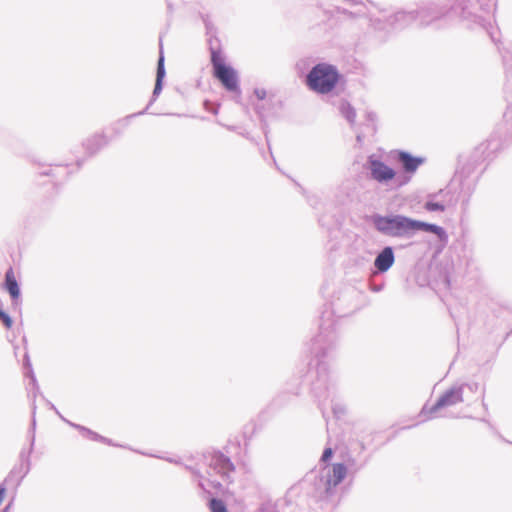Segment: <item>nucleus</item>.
Instances as JSON below:
<instances>
[{"instance_id": "nucleus-1", "label": "nucleus", "mask_w": 512, "mask_h": 512, "mask_svg": "<svg viewBox=\"0 0 512 512\" xmlns=\"http://www.w3.org/2000/svg\"><path fill=\"white\" fill-rule=\"evenodd\" d=\"M360 292L354 287H346L340 291L339 296L331 302V311L325 310L321 315L319 333L312 339L310 353L316 364L310 368L308 377L311 380V392L318 401V407L325 417L327 401L334 395V382L328 371L325 358L329 357L337 347L338 334L336 330L338 318L350 315L360 308L356 299Z\"/></svg>"}, {"instance_id": "nucleus-2", "label": "nucleus", "mask_w": 512, "mask_h": 512, "mask_svg": "<svg viewBox=\"0 0 512 512\" xmlns=\"http://www.w3.org/2000/svg\"><path fill=\"white\" fill-rule=\"evenodd\" d=\"M202 19L208 36L210 62L212 73L222 86L229 92L240 94L239 77L237 71L225 62L220 39L217 37V29L210 21L208 15H202Z\"/></svg>"}, {"instance_id": "nucleus-3", "label": "nucleus", "mask_w": 512, "mask_h": 512, "mask_svg": "<svg viewBox=\"0 0 512 512\" xmlns=\"http://www.w3.org/2000/svg\"><path fill=\"white\" fill-rule=\"evenodd\" d=\"M348 469L357 472L361 466L356 467L355 460L349 459L348 464L334 463L327 473L315 476L313 479L314 491L312 496L320 502H332L337 494L338 485L346 478Z\"/></svg>"}, {"instance_id": "nucleus-4", "label": "nucleus", "mask_w": 512, "mask_h": 512, "mask_svg": "<svg viewBox=\"0 0 512 512\" xmlns=\"http://www.w3.org/2000/svg\"><path fill=\"white\" fill-rule=\"evenodd\" d=\"M412 219L400 213H373L369 217V223L383 237L409 241L412 239Z\"/></svg>"}, {"instance_id": "nucleus-5", "label": "nucleus", "mask_w": 512, "mask_h": 512, "mask_svg": "<svg viewBox=\"0 0 512 512\" xmlns=\"http://www.w3.org/2000/svg\"><path fill=\"white\" fill-rule=\"evenodd\" d=\"M497 0H458L454 10L461 13L464 17H476L479 28L483 29L496 43L492 19L496 9Z\"/></svg>"}, {"instance_id": "nucleus-6", "label": "nucleus", "mask_w": 512, "mask_h": 512, "mask_svg": "<svg viewBox=\"0 0 512 512\" xmlns=\"http://www.w3.org/2000/svg\"><path fill=\"white\" fill-rule=\"evenodd\" d=\"M457 2L458 0H455L452 4L447 1L424 2L415 9L417 22H419L421 26H428L439 19L453 15L466 21L471 28L479 27L476 17L466 18L461 13L454 10V6Z\"/></svg>"}, {"instance_id": "nucleus-7", "label": "nucleus", "mask_w": 512, "mask_h": 512, "mask_svg": "<svg viewBox=\"0 0 512 512\" xmlns=\"http://www.w3.org/2000/svg\"><path fill=\"white\" fill-rule=\"evenodd\" d=\"M340 79L341 74L335 65L320 62L307 73L305 84L311 91L324 95L333 91Z\"/></svg>"}, {"instance_id": "nucleus-8", "label": "nucleus", "mask_w": 512, "mask_h": 512, "mask_svg": "<svg viewBox=\"0 0 512 512\" xmlns=\"http://www.w3.org/2000/svg\"><path fill=\"white\" fill-rule=\"evenodd\" d=\"M370 21L372 27L376 31H397L417 22V13L415 12V9L410 11L401 10L390 15L385 20L374 18Z\"/></svg>"}, {"instance_id": "nucleus-9", "label": "nucleus", "mask_w": 512, "mask_h": 512, "mask_svg": "<svg viewBox=\"0 0 512 512\" xmlns=\"http://www.w3.org/2000/svg\"><path fill=\"white\" fill-rule=\"evenodd\" d=\"M464 401L463 387L454 385L447 389L438 400L431 406L425 404L421 409L420 415L425 419H433L435 413L444 407L454 406Z\"/></svg>"}, {"instance_id": "nucleus-10", "label": "nucleus", "mask_w": 512, "mask_h": 512, "mask_svg": "<svg viewBox=\"0 0 512 512\" xmlns=\"http://www.w3.org/2000/svg\"><path fill=\"white\" fill-rule=\"evenodd\" d=\"M392 154L393 159L401 166L404 173L403 176L398 178L399 185L407 184L411 180L412 175H414L418 168L426 161L425 157L414 156L405 150H394Z\"/></svg>"}, {"instance_id": "nucleus-11", "label": "nucleus", "mask_w": 512, "mask_h": 512, "mask_svg": "<svg viewBox=\"0 0 512 512\" xmlns=\"http://www.w3.org/2000/svg\"><path fill=\"white\" fill-rule=\"evenodd\" d=\"M476 160H470L468 161L458 172V177L460 181V187L463 199V204H468L469 198L471 194L473 193L477 181L480 177L481 172L475 171L476 169Z\"/></svg>"}, {"instance_id": "nucleus-12", "label": "nucleus", "mask_w": 512, "mask_h": 512, "mask_svg": "<svg viewBox=\"0 0 512 512\" xmlns=\"http://www.w3.org/2000/svg\"><path fill=\"white\" fill-rule=\"evenodd\" d=\"M30 457L31 455H29V452H26V448H22L19 453L18 463L13 466L3 480V483L7 485V487H14L17 489L21 485L23 479L31 470Z\"/></svg>"}, {"instance_id": "nucleus-13", "label": "nucleus", "mask_w": 512, "mask_h": 512, "mask_svg": "<svg viewBox=\"0 0 512 512\" xmlns=\"http://www.w3.org/2000/svg\"><path fill=\"white\" fill-rule=\"evenodd\" d=\"M368 169L372 179L379 183H387L393 180L396 172L393 168L385 164L382 160L370 155L367 159Z\"/></svg>"}, {"instance_id": "nucleus-14", "label": "nucleus", "mask_w": 512, "mask_h": 512, "mask_svg": "<svg viewBox=\"0 0 512 512\" xmlns=\"http://www.w3.org/2000/svg\"><path fill=\"white\" fill-rule=\"evenodd\" d=\"M395 263V252L392 246H384L376 255L373 263L372 276L388 272Z\"/></svg>"}, {"instance_id": "nucleus-15", "label": "nucleus", "mask_w": 512, "mask_h": 512, "mask_svg": "<svg viewBox=\"0 0 512 512\" xmlns=\"http://www.w3.org/2000/svg\"><path fill=\"white\" fill-rule=\"evenodd\" d=\"M418 232H426L436 235L438 241L445 246L448 243V234L446 230L437 224L428 223L418 219H412V239Z\"/></svg>"}, {"instance_id": "nucleus-16", "label": "nucleus", "mask_w": 512, "mask_h": 512, "mask_svg": "<svg viewBox=\"0 0 512 512\" xmlns=\"http://www.w3.org/2000/svg\"><path fill=\"white\" fill-rule=\"evenodd\" d=\"M160 48H159V56L157 61V68H156V80L154 89L152 92V96L150 98V101L148 105L145 107L147 110L149 107L157 100L158 96L161 94L163 89V81L166 76V70H165V57L163 52V46H162V40L160 39Z\"/></svg>"}, {"instance_id": "nucleus-17", "label": "nucleus", "mask_w": 512, "mask_h": 512, "mask_svg": "<svg viewBox=\"0 0 512 512\" xmlns=\"http://www.w3.org/2000/svg\"><path fill=\"white\" fill-rule=\"evenodd\" d=\"M210 466L222 477H228L235 470L231 459L220 451L213 453Z\"/></svg>"}, {"instance_id": "nucleus-18", "label": "nucleus", "mask_w": 512, "mask_h": 512, "mask_svg": "<svg viewBox=\"0 0 512 512\" xmlns=\"http://www.w3.org/2000/svg\"><path fill=\"white\" fill-rule=\"evenodd\" d=\"M109 142L110 140L107 138L106 135H104L103 133H97L92 135L91 137H88L83 142V147L85 149V152L89 156H93L97 154L105 146H107Z\"/></svg>"}, {"instance_id": "nucleus-19", "label": "nucleus", "mask_w": 512, "mask_h": 512, "mask_svg": "<svg viewBox=\"0 0 512 512\" xmlns=\"http://www.w3.org/2000/svg\"><path fill=\"white\" fill-rule=\"evenodd\" d=\"M4 287L9 293L13 304L17 305L20 300L21 291L12 267H9L5 272Z\"/></svg>"}, {"instance_id": "nucleus-20", "label": "nucleus", "mask_w": 512, "mask_h": 512, "mask_svg": "<svg viewBox=\"0 0 512 512\" xmlns=\"http://www.w3.org/2000/svg\"><path fill=\"white\" fill-rule=\"evenodd\" d=\"M48 404H49L50 408H51L52 410H54V411H55V412L60 416V418H61L63 421H65L66 423H68L71 427H73V428L77 429V430L81 433V435H82L83 437H85V438H87V439H89V440H91V441H96V442H98L99 440H103V439H102V435L98 434L97 432H95V431H93V430H91V429H89V428H87V427H85V426H82V425H80V424H76V423H73V422L68 421L67 419H65V418H64V417L59 413V411L56 409V407H55L51 402H49Z\"/></svg>"}, {"instance_id": "nucleus-21", "label": "nucleus", "mask_w": 512, "mask_h": 512, "mask_svg": "<svg viewBox=\"0 0 512 512\" xmlns=\"http://www.w3.org/2000/svg\"><path fill=\"white\" fill-rule=\"evenodd\" d=\"M502 58V64L507 77L512 78V43L498 47Z\"/></svg>"}, {"instance_id": "nucleus-22", "label": "nucleus", "mask_w": 512, "mask_h": 512, "mask_svg": "<svg viewBox=\"0 0 512 512\" xmlns=\"http://www.w3.org/2000/svg\"><path fill=\"white\" fill-rule=\"evenodd\" d=\"M145 113H147V108H145L142 111H139L137 113H132L130 115H127L126 117H124V118L118 120L116 123H114L112 125L111 129H112L113 133L115 134V136H119L122 134L124 129L126 127H128V125L130 124L131 119L141 116V115H144Z\"/></svg>"}, {"instance_id": "nucleus-23", "label": "nucleus", "mask_w": 512, "mask_h": 512, "mask_svg": "<svg viewBox=\"0 0 512 512\" xmlns=\"http://www.w3.org/2000/svg\"><path fill=\"white\" fill-rule=\"evenodd\" d=\"M339 113L344 117L347 122L352 126L356 119V110L347 100H341L338 106Z\"/></svg>"}, {"instance_id": "nucleus-24", "label": "nucleus", "mask_w": 512, "mask_h": 512, "mask_svg": "<svg viewBox=\"0 0 512 512\" xmlns=\"http://www.w3.org/2000/svg\"><path fill=\"white\" fill-rule=\"evenodd\" d=\"M23 365H24V369H25L24 374L26 377L30 378V384L33 387L34 395H36V393L39 392V386H38L34 371L32 369L30 358H29V355L27 352L24 354Z\"/></svg>"}, {"instance_id": "nucleus-25", "label": "nucleus", "mask_w": 512, "mask_h": 512, "mask_svg": "<svg viewBox=\"0 0 512 512\" xmlns=\"http://www.w3.org/2000/svg\"><path fill=\"white\" fill-rule=\"evenodd\" d=\"M255 111L259 117V120H260V123H261V128L263 130V133L265 135V138H266V142H267V145H268V148L270 150V154L272 155V152H271V147H270V142H269V138H268V124H267V121L265 119V115H264V112H263V106L260 105V104H256L255 105Z\"/></svg>"}, {"instance_id": "nucleus-26", "label": "nucleus", "mask_w": 512, "mask_h": 512, "mask_svg": "<svg viewBox=\"0 0 512 512\" xmlns=\"http://www.w3.org/2000/svg\"><path fill=\"white\" fill-rule=\"evenodd\" d=\"M41 175L43 176H52V177H57V176H68L69 174V171H68V165H55V169H48V170H45V171H42L40 173Z\"/></svg>"}, {"instance_id": "nucleus-27", "label": "nucleus", "mask_w": 512, "mask_h": 512, "mask_svg": "<svg viewBox=\"0 0 512 512\" xmlns=\"http://www.w3.org/2000/svg\"><path fill=\"white\" fill-rule=\"evenodd\" d=\"M35 410H36V405L33 404L32 422H31V427L28 430V438H29L30 445H29V448L26 449V452H29V455L32 454V452L34 450V446H35V429H36Z\"/></svg>"}, {"instance_id": "nucleus-28", "label": "nucleus", "mask_w": 512, "mask_h": 512, "mask_svg": "<svg viewBox=\"0 0 512 512\" xmlns=\"http://www.w3.org/2000/svg\"><path fill=\"white\" fill-rule=\"evenodd\" d=\"M208 507L210 512H228L227 505L220 498L212 497L209 499Z\"/></svg>"}, {"instance_id": "nucleus-29", "label": "nucleus", "mask_w": 512, "mask_h": 512, "mask_svg": "<svg viewBox=\"0 0 512 512\" xmlns=\"http://www.w3.org/2000/svg\"><path fill=\"white\" fill-rule=\"evenodd\" d=\"M424 208L429 212H443L446 209V204L441 201L428 200L424 204Z\"/></svg>"}, {"instance_id": "nucleus-30", "label": "nucleus", "mask_w": 512, "mask_h": 512, "mask_svg": "<svg viewBox=\"0 0 512 512\" xmlns=\"http://www.w3.org/2000/svg\"><path fill=\"white\" fill-rule=\"evenodd\" d=\"M366 121H367V126L371 128V131L373 133H375L377 131V127H376V120H377V115L375 112H372V111H368L366 112Z\"/></svg>"}, {"instance_id": "nucleus-31", "label": "nucleus", "mask_w": 512, "mask_h": 512, "mask_svg": "<svg viewBox=\"0 0 512 512\" xmlns=\"http://www.w3.org/2000/svg\"><path fill=\"white\" fill-rule=\"evenodd\" d=\"M376 276H372V272L370 273V278H369V289L372 291V292H375V293H378V292H381L383 289H384V286H385V282H380V283H376L374 281V278Z\"/></svg>"}, {"instance_id": "nucleus-32", "label": "nucleus", "mask_w": 512, "mask_h": 512, "mask_svg": "<svg viewBox=\"0 0 512 512\" xmlns=\"http://www.w3.org/2000/svg\"><path fill=\"white\" fill-rule=\"evenodd\" d=\"M505 125L510 126L507 129L512 128V102L508 103L507 109L503 115Z\"/></svg>"}, {"instance_id": "nucleus-33", "label": "nucleus", "mask_w": 512, "mask_h": 512, "mask_svg": "<svg viewBox=\"0 0 512 512\" xmlns=\"http://www.w3.org/2000/svg\"><path fill=\"white\" fill-rule=\"evenodd\" d=\"M0 321L8 329L12 327L13 320L11 316L2 309H0Z\"/></svg>"}, {"instance_id": "nucleus-34", "label": "nucleus", "mask_w": 512, "mask_h": 512, "mask_svg": "<svg viewBox=\"0 0 512 512\" xmlns=\"http://www.w3.org/2000/svg\"><path fill=\"white\" fill-rule=\"evenodd\" d=\"M334 455V450L331 447H326L320 458V462L328 464Z\"/></svg>"}, {"instance_id": "nucleus-35", "label": "nucleus", "mask_w": 512, "mask_h": 512, "mask_svg": "<svg viewBox=\"0 0 512 512\" xmlns=\"http://www.w3.org/2000/svg\"><path fill=\"white\" fill-rule=\"evenodd\" d=\"M459 387H463V392L465 390H469L471 393H476L479 390L480 385L477 382H471V383H462L459 385Z\"/></svg>"}, {"instance_id": "nucleus-36", "label": "nucleus", "mask_w": 512, "mask_h": 512, "mask_svg": "<svg viewBox=\"0 0 512 512\" xmlns=\"http://www.w3.org/2000/svg\"><path fill=\"white\" fill-rule=\"evenodd\" d=\"M332 411L337 418H340L345 413V408L342 405L333 404Z\"/></svg>"}, {"instance_id": "nucleus-37", "label": "nucleus", "mask_w": 512, "mask_h": 512, "mask_svg": "<svg viewBox=\"0 0 512 512\" xmlns=\"http://www.w3.org/2000/svg\"><path fill=\"white\" fill-rule=\"evenodd\" d=\"M254 95L256 96V98L260 101L264 100L267 96V92L265 89L263 88H255L254 89Z\"/></svg>"}, {"instance_id": "nucleus-38", "label": "nucleus", "mask_w": 512, "mask_h": 512, "mask_svg": "<svg viewBox=\"0 0 512 512\" xmlns=\"http://www.w3.org/2000/svg\"><path fill=\"white\" fill-rule=\"evenodd\" d=\"M185 469L190 471L195 477L202 478L200 471L198 469H196L195 467L185 465Z\"/></svg>"}, {"instance_id": "nucleus-39", "label": "nucleus", "mask_w": 512, "mask_h": 512, "mask_svg": "<svg viewBox=\"0 0 512 512\" xmlns=\"http://www.w3.org/2000/svg\"><path fill=\"white\" fill-rule=\"evenodd\" d=\"M7 488H8L7 485H5L3 482L0 483V504L2 503V501L4 499Z\"/></svg>"}, {"instance_id": "nucleus-40", "label": "nucleus", "mask_w": 512, "mask_h": 512, "mask_svg": "<svg viewBox=\"0 0 512 512\" xmlns=\"http://www.w3.org/2000/svg\"><path fill=\"white\" fill-rule=\"evenodd\" d=\"M7 488H8L7 485H5L3 482L0 483V504L2 503V501L4 499Z\"/></svg>"}, {"instance_id": "nucleus-41", "label": "nucleus", "mask_w": 512, "mask_h": 512, "mask_svg": "<svg viewBox=\"0 0 512 512\" xmlns=\"http://www.w3.org/2000/svg\"><path fill=\"white\" fill-rule=\"evenodd\" d=\"M239 135L245 137L246 139L250 140L251 142H254V138L250 135L249 132L245 130L237 131Z\"/></svg>"}, {"instance_id": "nucleus-42", "label": "nucleus", "mask_w": 512, "mask_h": 512, "mask_svg": "<svg viewBox=\"0 0 512 512\" xmlns=\"http://www.w3.org/2000/svg\"><path fill=\"white\" fill-rule=\"evenodd\" d=\"M342 13L345 14V15H348L350 17H354V16H359V15H364L365 14L364 12H362L360 10L358 12H356V13H353V12H349L346 9H343Z\"/></svg>"}, {"instance_id": "nucleus-43", "label": "nucleus", "mask_w": 512, "mask_h": 512, "mask_svg": "<svg viewBox=\"0 0 512 512\" xmlns=\"http://www.w3.org/2000/svg\"><path fill=\"white\" fill-rule=\"evenodd\" d=\"M307 201L310 205L314 206L318 202V198L316 196H306Z\"/></svg>"}, {"instance_id": "nucleus-44", "label": "nucleus", "mask_w": 512, "mask_h": 512, "mask_svg": "<svg viewBox=\"0 0 512 512\" xmlns=\"http://www.w3.org/2000/svg\"><path fill=\"white\" fill-rule=\"evenodd\" d=\"M102 439H103V440H99L98 442H101V443H104V444H107V445H110V446H117L116 444H114V443L112 442V440H111V439H109V438H107V437L102 436Z\"/></svg>"}, {"instance_id": "nucleus-45", "label": "nucleus", "mask_w": 512, "mask_h": 512, "mask_svg": "<svg viewBox=\"0 0 512 512\" xmlns=\"http://www.w3.org/2000/svg\"><path fill=\"white\" fill-rule=\"evenodd\" d=\"M19 145H20V143H19L18 141H15L14 143H11V144H10V147H11V149H12L15 153H20V151H19V147H18Z\"/></svg>"}, {"instance_id": "nucleus-46", "label": "nucleus", "mask_w": 512, "mask_h": 512, "mask_svg": "<svg viewBox=\"0 0 512 512\" xmlns=\"http://www.w3.org/2000/svg\"><path fill=\"white\" fill-rule=\"evenodd\" d=\"M213 488L220 490L222 488V484L218 481H210Z\"/></svg>"}, {"instance_id": "nucleus-47", "label": "nucleus", "mask_w": 512, "mask_h": 512, "mask_svg": "<svg viewBox=\"0 0 512 512\" xmlns=\"http://www.w3.org/2000/svg\"><path fill=\"white\" fill-rule=\"evenodd\" d=\"M494 141H495V140H494L493 138L489 139V140L487 141V142H488V143H487V148L491 147L493 150H496V149L498 148V146H497V145L493 146Z\"/></svg>"}, {"instance_id": "nucleus-48", "label": "nucleus", "mask_w": 512, "mask_h": 512, "mask_svg": "<svg viewBox=\"0 0 512 512\" xmlns=\"http://www.w3.org/2000/svg\"><path fill=\"white\" fill-rule=\"evenodd\" d=\"M166 4H167V10L170 14L173 13V4L170 0H166Z\"/></svg>"}, {"instance_id": "nucleus-49", "label": "nucleus", "mask_w": 512, "mask_h": 512, "mask_svg": "<svg viewBox=\"0 0 512 512\" xmlns=\"http://www.w3.org/2000/svg\"><path fill=\"white\" fill-rule=\"evenodd\" d=\"M166 461L170 462V463H174V464H181V460L180 459H175V458H166Z\"/></svg>"}, {"instance_id": "nucleus-50", "label": "nucleus", "mask_w": 512, "mask_h": 512, "mask_svg": "<svg viewBox=\"0 0 512 512\" xmlns=\"http://www.w3.org/2000/svg\"><path fill=\"white\" fill-rule=\"evenodd\" d=\"M269 508L270 507L268 505H262L261 508H260V512H264V511H266Z\"/></svg>"}, {"instance_id": "nucleus-51", "label": "nucleus", "mask_w": 512, "mask_h": 512, "mask_svg": "<svg viewBox=\"0 0 512 512\" xmlns=\"http://www.w3.org/2000/svg\"><path fill=\"white\" fill-rule=\"evenodd\" d=\"M508 141H512V136L511 137H505L503 140H502V143H507Z\"/></svg>"}, {"instance_id": "nucleus-52", "label": "nucleus", "mask_w": 512, "mask_h": 512, "mask_svg": "<svg viewBox=\"0 0 512 512\" xmlns=\"http://www.w3.org/2000/svg\"><path fill=\"white\" fill-rule=\"evenodd\" d=\"M226 127L230 131H237V127H235V126H226Z\"/></svg>"}, {"instance_id": "nucleus-53", "label": "nucleus", "mask_w": 512, "mask_h": 512, "mask_svg": "<svg viewBox=\"0 0 512 512\" xmlns=\"http://www.w3.org/2000/svg\"><path fill=\"white\" fill-rule=\"evenodd\" d=\"M83 164V160H78L76 165H77V168H80Z\"/></svg>"}, {"instance_id": "nucleus-54", "label": "nucleus", "mask_w": 512, "mask_h": 512, "mask_svg": "<svg viewBox=\"0 0 512 512\" xmlns=\"http://www.w3.org/2000/svg\"><path fill=\"white\" fill-rule=\"evenodd\" d=\"M198 486L205 490L204 483L201 480H199Z\"/></svg>"}, {"instance_id": "nucleus-55", "label": "nucleus", "mask_w": 512, "mask_h": 512, "mask_svg": "<svg viewBox=\"0 0 512 512\" xmlns=\"http://www.w3.org/2000/svg\"><path fill=\"white\" fill-rule=\"evenodd\" d=\"M10 506H11V503H9L8 505H6V507L3 509V512H7V511H9Z\"/></svg>"}, {"instance_id": "nucleus-56", "label": "nucleus", "mask_w": 512, "mask_h": 512, "mask_svg": "<svg viewBox=\"0 0 512 512\" xmlns=\"http://www.w3.org/2000/svg\"><path fill=\"white\" fill-rule=\"evenodd\" d=\"M211 112H212L213 114H218V107L213 108V109L211 110Z\"/></svg>"}, {"instance_id": "nucleus-57", "label": "nucleus", "mask_w": 512, "mask_h": 512, "mask_svg": "<svg viewBox=\"0 0 512 512\" xmlns=\"http://www.w3.org/2000/svg\"><path fill=\"white\" fill-rule=\"evenodd\" d=\"M296 184H297V186H299V187H300V189H301V192H302V193H303V194L305 195V194H306V191H305V189H304L303 187H301V186H300V185H299L298 183H296Z\"/></svg>"}, {"instance_id": "nucleus-58", "label": "nucleus", "mask_w": 512, "mask_h": 512, "mask_svg": "<svg viewBox=\"0 0 512 512\" xmlns=\"http://www.w3.org/2000/svg\"><path fill=\"white\" fill-rule=\"evenodd\" d=\"M357 140L361 141V136L360 135H357Z\"/></svg>"}, {"instance_id": "nucleus-59", "label": "nucleus", "mask_w": 512, "mask_h": 512, "mask_svg": "<svg viewBox=\"0 0 512 512\" xmlns=\"http://www.w3.org/2000/svg\"><path fill=\"white\" fill-rule=\"evenodd\" d=\"M207 104H208V102H207V101H206V102H204V105H205V108H206V109H208Z\"/></svg>"}, {"instance_id": "nucleus-60", "label": "nucleus", "mask_w": 512, "mask_h": 512, "mask_svg": "<svg viewBox=\"0 0 512 512\" xmlns=\"http://www.w3.org/2000/svg\"><path fill=\"white\" fill-rule=\"evenodd\" d=\"M511 333H512V330H511L509 333H507L506 338H507L508 336H510V334H511Z\"/></svg>"}, {"instance_id": "nucleus-61", "label": "nucleus", "mask_w": 512, "mask_h": 512, "mask_svg": "<svg viewBox=\"0 0 512 512\" xmlns=\"http://www.w3.org/2000/svg\"><path fill=\"white\" fill-rule=\"evenodd\" d=\"M512 445V442H509Z\"/></svg>"}]
</instances>
